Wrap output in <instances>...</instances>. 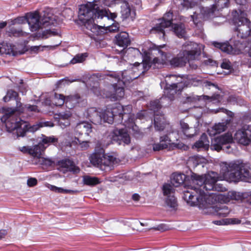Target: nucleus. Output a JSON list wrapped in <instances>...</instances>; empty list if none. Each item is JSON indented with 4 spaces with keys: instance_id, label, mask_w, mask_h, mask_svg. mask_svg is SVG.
<instances>
[{
    "instance_id": "obj_27",
    "label": "nucleus",
    "mask_w": 251,
    "mask_h": 251,
    "mask_svg": "<svg viewBox=\"0 0 251 251\" xmlns=\"http://www.w3.org/2000/svg\"><path fill=\"white\" fill-rule=\"evenodd\" d=\"M75 131L79 134H85L88 136L92 131V126L87 122H83L77 124Z\"/></svg>"
},
{
    "instance_id": "obj_10",
    "label": "nucleus",
    "mask_w": 251,
    "mask_h": 251,
    "mask_svg": "<svg viewBox=\"0 0 251 251\" xmlns=\"http://www.w3.org/2000/svg\"><path fill=\"white\" fill-rule=\"evenodd\" d=\"M108 79L112 82L110 94L106 97L116 100L124 97L125 95L124 82L120 81V75L116 73H113L108 75Z\"/></svg>"
},
{
    "instance_id": "obj_14",
    "label": "nucleus",
    "mask_w": 251,
    "mask_h": 251,
    "mask_svg": "<svg viewBox=\"0 0 251 251\" xmlns=\"http://www.w3.org/2000/svg\"><path fill=\"white\" fill-rule=\"evenodd\" d=\"M212 44L215 47L219 48L222 51L230 54H239L241 53L246 48L245 45L240 41H237L234 44V48L226 43H222L213 42Z\"/></svg>"
},
{
    "instance_id": "obj_32",
    "label": "nucleus",
    "mask_w": 251,
    "mask_h": 251,
    "mask_svg": "<svg viewBox=\"0 0 251 251\" xmlns=\"http://www.w3.org/2000/svg\"><path fill=\"white\" fill-rule=\"evenodd\" d=\"M209 142L206 134L203 133L200 139L197 141L193 146V148L199 150L201 148L207 149L209 147Z\"/></svg>"
},
{
    "instance_id": "obj_62",
    "label": "nucleus",
    "mask_w": 251,
    "mask_h": 251,
    "mask_svg": "<svg viewBox=\"0 0 251 251\" xmlns=\"http://www.w3.org/2000/svg\"><path fill=\"white\" fill-rule=\"evenodd\" d=\"M79 192V191L75 190H69V189H66L65 191V194H75Z\"/></svg>"
},
{
    "instance_id": "obj_61",
    "label": "nucleus",
    "mask_w": 251,
    "mask_h": 251,
    "mask_svg": "<svg viewBox=\"0 0 251 251\" xmlns=\"http://www.w3.org/2000/svg\"><path fill=\"white\" fill-rule=\"evenodd\" d=\"M197 58L196 59V60ZM195 60V59H192L191 60H190V61H187L188 63L189 64L190 67L192 69H196L197 68V65L194 63L193 61Z\"/></svg>"
},
{
    "instance_id": "obj_55",
    "label": "nucleus",
    "mask_w": 251,
    "mask_h": 251,
    "mask_svg": "<svg viewBox=\"0 0 251 251\" xmlns=\"http://www.w3.org/2000/svg\"><path fill=\"white\" fill-rule=\"evenodd\" d=\"M12 33L14 36H23L25 33L22 30H17L16 29H13L12 30Z\"/></svg>"
},
{
    "instance_id": "obj_25",
    "label": "nucleus",
    "mask_w": 251,
    "mask_h": 251,
    "mask_svg": "<svg viewBox=\"0 0 251 251\" xmlns=\"http://www.w3.org/2000/svg\"><path fill=\"white\" fill-rule=\"evenodd\" d=\"M44 151L45 148L39 143L38 145L30 147L29 154L32 157V162L33 164L35 161L39 160Z\"/></svg>"
},
{
    "instance_id": "obj_16",
    "label": "nucleus",
    "mask_w": 251,
    "mask_h": 251,
    "mask_svg": "<svg viewBox=\"0 0 251 251\" xmlns=\"http://www.w3.org/2000/svg\"><path fill=\"white\" fill-rule=\"evenodd\" d=\"M234 139L240 144L249 145L251 143V126L244 125L239 128L234 134Z\"/></svg>"
},
{
    "instance_id": "obj_21",
    "label": "nucleus",
    "mask_w": 251,
    "mask_h": 251,
    "mask_svg": "<svg viewBox=\"0 0 251 251\" xmlns=\"http://www.w3.org/2000/svg\"><path fill=\"white\" fill-rule=\"evenodd\" d=\"M57 166L58 169L64 173L69 171L75 174H77L80 171L79 168L69 159H63L58 161Z\"/></svg>"
},
{
    "instance_id": "obj_49",
    "label": "nucleus",
    "mask_w": 251,
    "mask_h": 251,
    "mask_svg": "<svg viewBox=\"0 0 251 251\" xmlns=\"http://www.w3.org/2000/svg\"><path fill=\"white\" fill-rule=\"evenodd\" d=\"M222 68L226 70H229L231 68V63L229 61L225 59L223 60L222 63L221 65Z\"/></svg>"
},
{
    "instance_id": "obj_43",
    "label": "nucleus",
    "mask_w": 251,
    "mask_h": 251,
    "mask_svg": "<svg viewBox=\"0 0 251 251\" xmlns=\"http://www.w3.org/2000/svg\"><path fill=\"white\" fill-rule=\"evenodd\" d=\"M150 107L151 109L153 110L154 113L157 112L158 110L161 107L160 101L158 100H156L151 102Z\"/></svg>"
},
{
    "instance_id": "obj_4",
    "label": "nucleus",
    "mask_w": 251,
    "mask_h": 251,
    "mask_svg": "<svg viewBox=\"0 0 251 251\" xmlns=\"http://www.w3.org/2000/svg\"><path fill=\"white\" fill-rule=\"evenodd\" d=\"M165 45L156 46L153 45L151 48V50H154V53L157 57H154L153 59L150 56V53L145 51L144 52L142 60V64L141 65L143 69L142 73H144L148 70L151 67L153 68H159L164 65L166 64L168 61L167 53L161 50Z\"/></svg>"
},
{
    "instance_id": "obj_40",
    "label": "nucleus",
    "mask_w": 251,
    "mask_h": 251,
    "mask_svg": "<svg viewBox=\"0 0 251 251\" xmlns=\"http://www.w3.org/2000/svg\"><path fill=\"white\" fill-rule=\"evenodd\" d=\"M54 126V124L51 122H45L43 123H40L38 124L33 126L31 127V131H34L38 130L40 127L43 126H50L52 127Z\"/></svg>"
},
{
    "instance_id": "obj_33",
    "label": "nucleus",
    "mask_w": 251,
    "mask_h": 251,
    "mask_svg": "<svg viewBox=\"0 0 251 251\" xmlns=\"http://www.w3.org/2000/svg\"><path fill=\"white\" fill-rule=\"evenodd\" d=\"M66 97L62 94L54 93L51 97V101L56 106H62L65 103Z\"/></svg>"
},
{
    "instance_id": "obj_59",
    "label": "nucleus",
    "mask_w": 251,
    "mask_h": 251,
    "mask_svg": "<svg viewBox=\"0 0 251 251\" xmlns=\"http://www.w3.org/2000/svg\"><path fill=\"white\" fill-rule=\"evenodd\" d=\"M108 16L103 17V18H105V19L108 21H109L110 19L114 20L117 17L116 14L114 13H108Z\"/></svg>"
},
{
    "instance_id": "obj_29",
    "label": "nucleus",
    "mask_w": 251,
    "mask_h": 251,
    "mask_svg": "<svg viewBox=\"0 0 251 251\" xmlns=\"http://www.w3.org/2000/svg\"><path fill=\"white\" fill-rule=\"evenodd\" d=\"M171 144V140L167 135L161 136L160 139V143L153 145V150L159 151L168 148Z\"/></svg>"
},
{
    "instance_id": "obj_38",
    "label": "nucleus",
    "mask_w": 251,
    "mask_h": 251,
    "mask_svg": "<svg viewBox=\"0 0 251 251\" xmlns=\"http://www.w3.org/2000/svg\"><path fill=\"white\" fill-rule=\"evenodd\" d=\"M185 176L181 174L175 175L172 179L171 183L176 187L178 186L183 183Z\"/></svg>"
},
{
    "instance_id": "obj_3",
    "label": "nucleus",
    "mask_w": 251,
    "mask_h": 251,
    "mask_svg": "<svg viewBox=\"0 0 251 251\" xmlns=\"http://www.w3.org/2000/svg\"><path fill=\"white\" fill-rule=\"evenodd\" d=\"M200 54V49L197 43L186 42L183 45L182 50L176 57L170 61V63L174 67H183L186 65L187 61L196 59Z\"/></svg>"
},
{
    "instance_id": "obj_6",
    "label": "nucleus",
    "mask_w": 251,
    "mask_h": 251,
    "mask_svg": "<svg viewBox=\"0 0 251 251\" xmlns=\"http://www.w3.org/2000/svg\"><path fill=\"white\" fill-rule=\"evenodd\" d=\"M1 121L5 124L7 130L9 132L16 130L18 137L25 136L27 129L26 123L17 116L16 114L5 111L1 118Z\"/></svg>"
},
{
    "instance_id": "obj_41",
    "label": "nucleus",
    "mask_w": 251,
    "mask_h": 251,
    "mask_svg": "<svg viewBox=\"0 0 251 251\" xmlns=\"http://www.w3.org/2000/svg\"><path fill=\"white\" fill-rule=\"evenodd\" d=\"M52 162L50 159L48 158H44L42 156L38 161H35L34 162V164H39L46 166H50L52 164Z\"/></svg>"
},
{
    "instance_id": "obj_47",
    "label": "nucleus",
    "mask_w": 251,
    "mask_h": 251,
    "mask_svg": "<svg viewBox=\"0 0 251 251\" xmlns=\"http://www.w3.org/2000/svg\"><path fill=\"white\" fill-rule=\"evenodd\" d=\"M58 34L59 33L57 31L51 30H46L43 32V36L45 38H48L50 36L58 35Z\"/></svg>"
},
{
    "instance_id": "obj_53",
    "label": "nucleus",
    "mask_w": 251,
    "mask_h": 251,
    "mask_svg": "<svg viewBox=\"0 0 251 251\" xmlns=\"http://www.w3.org/2000/svg\"><path fill=\"white\" fill-rule=\"evenodd\" d=\"M197 100V98L193 96H190L186 97V100H185V102L186 103H192L196 101Z\"/></svg>"
},
{
    "instance_id": "obj_39",
    "label": "nucleus",
    "mask_w": 251,
    "mask_h": 251,
    "mask_svg": "<svg viewBox=\"0 0 251 251\" xmlns=\"http://www.w3.org/2000/svg\"><path fill=\"white\" fill-rule=\"evenodd\" d=\"M12 99H14L16 100H18V94L15 91L10 90L7 91L6 95L3 98V100L5 102H7Z\"/></svg>"
},
{
    "instance_id": "obj_46",
    "label": "nucleus",
    "mask_w": 251,
    "mask_h": 251,
    "mask_svg": "<svg viewBox=\"0 0 251 251\" xmlns=\"http://www.w3.org/2000/svg\"><path fill=\"white\" fill-rule=\"evenodd\" d=\"M71 115L70 111L60 113L59 115V120H70Z\"/></svg>"
},
{
    "instance_id": "obj_26",
    "label": "nucleus",
    "mask_w": 251,
    "mask_h": 251,
    "mask_svg": "<svg viewBox=\"0 0 251 251\" xmlns=\"http://www.w3.org/2000/svg\"><path fill=\"white\" fill-rule=\"evenodd\" d=\"M0 53H5L15 56L22 54L23 52L18 50L16 46L6 43L0 45Z\"/></svg>"
},
{
    "instance_id": "obj_57",
    "label": "nucleus",
    "mask_w": 251,
    "mask_h": 251,
    "mask_svg": "<svg viewBox=\"0 0 251 251\" xmlns=\"http://www.w3.org/2000/svg\"><path fill=\"white\" fill-rule=\"evenodd\" d=\"M228 223L231 224H238L241 223V221L236 218L229 219Z\"/></svg>"
},
{
    "instance_id": "obj_12",
    "label": "nucleus",
    "mask_w": 251,
    "mask_h": 251,
    "mask_svg": "<svg viewBox=\"0 0 251 251\" xmlns=\"http://www.w3.org/2000/svg\"><path fill=\"white\" fill-rule=\"evenodd\" d=\"M236 32L238 37L246 38L251 34V23L247 18V14L241 11L239 18L235 21Z\"/></svg>"
},
{
    "instance_id": "obj_15",
    "label": "nucleus",
    "mask_w": 251,
    "mask_h": 251,
    "mask_svg": "<svg viewBox=\"0 0 251 251\" xmlns=\"http://www.w3.org/2000/svg\"><path fill=\"white\" fill-rule=\"evenodd\" d=\"M162 191L166 205L169 208L176 209L178 204L175 196V189L174 187L170 184H164L162 187Z\"/></svg>"
},
{
    "instance_id": "obj_1",
    "label": "nucleus",
    "mask_w": 251,
    "mask_h": 251,
    "mask_svg": "<svg viewBox=\"0 0 251 251\" xmlns=\"http://www.w3.org/2000/svg\"><path fill=\"white\" fill-rule=\"evenodd\" d=\"M220 173L222 176L214 172L208 173L204 176L194 174L192 176V184L190 191H186L184 194V199L191 206H197L200 209H215L216 215L226 217L229 213V210L226 205L216 206L215 208L211 205L215 201L220 202H227L229 199L227 195L219 194H207L206 190H215L223 192L226 188L220 184H217L218 180L222 178L230 181L237 182L245 180L251 176V172L249 167L241 160H235L229 162H222L220 164Z\"/></svg>"
},
{
    "instance_id": "obj_45",
    "label": "nucleus",
    "mask_w": 251,
    "mask_h": 251,
    "mask_svg": "<svg viewBox=\"0 0 251 251\" xmlns=\"http://www.w3.org/2000/svg\"><path fill=\"white\" fill-rule=\"evenodd\" d=\"M48 187L50 190H51L53 192H56V193L65 194L66 189H64L61 187H57L55 186L50 185V184H48Z\"/></svg>"
},
{
    "instance_id": "obj_8",
    "label": "nucleus",
    "mask_w": 251,
    "mask_h": 251,
    "mask_svg": "<svg viewBox=\"0 0 251 251\" xmlns=\"http://www.w3.org/2000/svg\"><path fill=\"white\" fill-rule=\"evenodd\" d=\"M40 16L38 12L27 14L25 17H19L15 19V23L23 24L27 21L30 30L36 31L41 27L42 25L48 26L54 24V20L50 17H45L42 19V22L40 21Z\"/></svg>"
},
{
    "instance_id": "obj_24",
    "label": "nucleus",
    "mask_w": 251,
    "mask_h": 251,
    "mask_svg": "<svg viewBox=\"0 0 251 251\" xmlns=\"http://www.w3.org/2000/svg\"><path fill=\"white\" fill-rule=\"evenodd\" d=\"M154 126L155 129L158 131H162L170 126L164 115L160 113L154 114Z\"/></svg>"
},
{
    "instance_id": "obj_58",
    "label": "nucleus",
    "mask_w": 251,
    "mask_h": 251,
    "mask_svg": "<svg viewBox=\"0 0 251 251\" xmlns=\"http://www.w3.org/2000/svg\"><path fill=\"white\" fill-rule=\"evenodd\" d=\"M133 125H134L133 120V119H131V122H130V123H129V124L127 123L126 126L129 128H130L132 127L133 130H136V128H137V127L136 125L134 126Z\"/></svg>"
},
{
    "instance_id": "obj_30",
    "label": "nucleus",
    "mask_w": 251,
    "mask_h": 251,
    "mask_svg": "<svg viewBox=\"0 0 251 251\" xmlns=\"http://www.w3.org/2000/svg\"><path fill=\"white\" fill-rule=\"evenodd\" d=\"M80 97L78 94L67 96L65 99V105L69 109L75 107L80 101Z\"/></svg>"
},
{
    "instance_id": "obj_5",
    "label": "nucleus",
    "mask_w": 251,
    "mask_h": 251,
    "mask_svg": "<svg viewBox=\"0 0 251 251\" xmlns=\"http://www.w3.org/2000/svg\"><path fill=\"white\" fill-rule=\"evenodd\" d=\"M229 0H218L210 7L199 8L200 13L195 11L191 15L194 24L198 27H201L202 23L214 17V13L227 6Z\"/></svg>"
},
{
    "instance_id": "obj_51",
    "label": "nucleus",
    "mask_w": 251,
    "mask_h": 251,
    "mask_svg": "<svg viewBox=\"0 0 251 251\" xmlns=\"http://www.w3.org/2000/svg\"><path fill=\"white\" fill-rule=\"evenodd\" d=\"M37 183V180L35 178L31 177L27 180V184L29 187L35 186Z\"/></svg>"
},
{
    "instance_id": "obj_52",
    "label": "nucleus",
    "mask_w": 251,
    "mask_h": 251,
    "mask_svg": "<svg viewBox=\"0 0 251 251\" xmlns=\"http://www.w3.org/2000/svg\"><path fill=\"white\" fill-rule=\"evenodd\" d=\"M58 122L60 126L63 128L68 126L70 125V120H59Z\"/></svg>"
},
{
    "instance_id": "obj_64",
    "label": "nucleus",
    "mask_w": 251,
    "mask_h": 251,
    "mask_svg": "<svg viewBox=\"0 0 251 251\" xmlns=\"http://www.w3.org/2000/svg\"><path fill=\"white\" fill-rule=\"evenodd\" d=\"M7 234V232L5 230H0V239L4 237Z\"/></svg>"
},
{
    "instance_id": "obj_54",
    "label": "nucleus",
    "mask_w": 251,
    "mask_h": 251,
    "mask_svg": "<svg viewBox=\"0 0 251 251\" xmlns=\"http://www.w3.org/2000/svg\"><path fill=\"white\" fill-rule=\"evenodd\" d=\"M183 7L187 8H192L194 6V4L189 2L188 0H184L183 2L182 3Z\"/></svg>"
},
{
    "instance_id": "obj_28",
    "label": "nucleus",
    "mask_w": 251,
    "mask_h": 251,
    "mask_svg": "<svg viewBox=\"0 0 251 251\" xmlns=\"http://www.w3.org/2000/svg\"><path fill=\"white\" fill-rule=\"evenodd\" d=\"M228 124V122L226 121L225 122L215 124L210 129H208V132L210 136H214L217 134H219L226 130Z\"/></svg>"
},
{
    "instance_id": "obj_42",
    "label": "nucleus",
    "mask_w": 251,
    "mask_h": 251,
    "mask_svg": "<svg viewBox=\"0 0 251 251\" xmlns=\"http://www.w3.org/2000/svg\"><path fill=\"white\" fill-rule=\"evenodd\" d=\"M86 55L85 54H80L75 55L70 61L72 64L82 62L85 59Z\"/></svg>"
},
{
    "instance_id": "obj_23",
    "label": "nucleus",
    "mask_w": 251,
    "mask_h": 251,
    "mask_svg": "<svg viewBox=\"0 0 251 251\" xmlns=\"http://www.w3.org/2000/svg\"><path fill=\"white\" fill-rule=\"evenodd\" d=\"M121 14L123 20L130 18L133 21L135 16V12L127 1L124 0L121 2Z\"/></svg>"
},
{
    "instance_id": "obj_34",
    "label": "nucleus",
    "mask_w": 251,
    "mask_h": 251,
    "mask_svg": "<svg viewBox=\"0 0 251 251\" xmlns=\"http://www.w3.org/2000/svg\"><path fill=\"white\" fill-rule=\"evenodd\" d=\"M25 110V106H24L23 104L18 100H16V105L14 108H8L5 109V111L16 114L15 113L18 112L19 113H24Z\"/></svg>"
},
{
    "instance_id": "obj_7",
    "label": "nucleus",
    "mask_w": 251,
    "mask_h": 251,
    "mask_svg": "<svg viewBox=\"0 0 251 251\" xmlns=\"http://www.w3.org/2000/svg\"><path fill=\"white\" fill-rule=\"evenodd\" d=\"M89 160L93 165L100 168H111L119 162V159L115 157L105 154L103 149L100 146L96 147L94 152L89 157Z\"/></svg>"
},
{
    "instance_id": "obj_31",
    "label": "nucleus",
    "mask_w": 251,
    "mask_h": 251,
    "mask_svg": "<svg viewBox=\"0 0 251 251\" xmlns=\"http://www.w3.org/2000/svg\"><path fill=\"white\" fill-rule=\"evenodd\" d=\"M181 128L184 134L188 137H192L197 134L198 130L195 127H190L184 122H181Z\"/></svg>"
},
{
    "instance_id": "obj_63",
    "label": "nucleus",
    "mask_w": 251,
    "mask_h": 251,
    "mask_svg": "<svg viewBox=\"0 0 251 251\" xmlns=\"http://www.w3.org/2000/svg\"><path fill=\"white\" fill-rule=\"evenodd\" d=\"M237 4L244 5L247 2V0H234Z\"/></svg>"
},
{
    "instance_id": "obj_48",
    "label": "nucleus",
    "mask_w": 251,
    "mask_h": 251,
    "mask_svg": "<svg viewBox=\"0 0 251 251\" xmlns=\"http://www.w3.org/2000/svg\"><path fill=\"white\" fill-rule=\"evenodd\" d=\"M25 110L27 112H39V110L36 105L27 104L25 105Z\"/></svg>"
},
{
    "instance_id": "obj_2",
    "label": "nucleus",
    "mask_w": 251,
    "mask_h": 251,
    "mask_svg": "<svg viewBox=\"0 0 251 251\" xmlns=\"http://www.w3.org/2000/svg\"><path fill=\"white\" fill-rule=\"evenodd\" d=\"M108 16V12L105 9L100 8L97 4L91 2L81 5L78 15L79 20L86 28L97 35L103 34L108 31H115L118 29L117 24L99 25L95 23V21L98 23L97 20L102 19L103 17Z\"/></svg>"
},
{
    "instance_id": "obj_37",
    "label": "nucleus",
    "mask_w": 251,
    "mask_h": 251,
    "mask_svg": "<svg viewBox=\"0 0 251 251\" xmlns=\"http://www.w3.org/2000/svg\"><path fill=\"white\" fill-rule=\"evenodd\" d=\"M83 181L84 184L87 185H94L100 183L99 180L97 177L88 176L83 177Z\"/></svg>"
},
{
    "instance_id": "obj_19",
    "label": "nucleus",
    "mask_w": 251,
    "mask_h": 251,
    "mask_svg": "<svg viewBox=\"0 0 251 251\" xmlns=\"http://www.w3.org/2000/svg\"><path fill=\"white\" fill-rule=\"evenodd\" d=\"M110 138L118 144L128 145L130 142L129 135L126 129H115L111 133Z\"/></svg>"
},
{
    "instance_id": "obj_20",
    "label": "nucleus",
    "mask_w": 251,
    "mask_h": 251,
    "mask_svg": "<svg viewBox=\"0 0 251 251\" xmlns=\"http://www.w3.org/2000/svg\"><path fill=\"white\" fill-rule=\"evenodd\" d=\"M133 66L134 67L132 68V69L124 71L121 76H120V81H123L124 85L126 82H130L137 78L142 73V72H139V69L136 68L137 66L142 67L140 63L136 62L133 64ZM118 74L120 75L119 74Z\"/></svg>"
},
{
    "instance_id": "obj_9",
    "label": "nucleus",
    "mask_w": 251,
    "mask_h": 251,
    "mask_svg": "<svg viewBox=\"0 0 251 251\" xmlns=\"http://www.w3.org/2000/svg\"><path fill=\"white\" fill-rule=\"evenodd\" d=\"M182 78L176 75H169L167 76L165 79L166 87L164 90L165 98H162L160 100L161 102L166 98L172 100L174 95L177 91L180 90L182 87L183 84L181 81Z\"/></svg>"
},
{
    "instance_id": "obj_56",
    "label": "nucleus",
    "mask_w": 251,
    "mask_h": 251,
    "mask_svg": "<svg viewBox=\"0 0 251 251\" xmlns=\"http://www.w3.org/2000/svg\"><path fill=\"white\" fill-rule=\"evenodd\" d=\"M30 149V147L29 146H23L22 147H19V150L22 151V152L25 153H28L29 154V151Z\"/></svg>"
},
{
    "instance_id": "obj_36",
    "label": "nucleus",
    "mask_w": 251,
    "mask_h": 251,
    "mask_svg": "<svg viewBox=\"0 0 251 251\" xmlns=\"http://www.w3.org/2000/svg\"><path fill=\"white\" fill-rule=\"evenodd\" d=\"M173 28L174 31L177 36L179 38L185 37V29L184 25L182 24L175 25Z\"/></svg>"
},
{
    "instance_id": "obj_44",
    "label": "nucleus",
    "mask_w": 251,
    "mask_h": 251,
    "mask_svg": "<svg viewBox=\"0 0 251 251\" xmlns=\"http://www.w3.org/2000/svg\"><path fill=\"white\" fill-rule=\"evenodd\" d=\"M60 43L59 42L58 44L54 45V46H33L31 47V51L34 52H37L39 50H41V49L42 48L41 50H43V48H50V49H54L55 47L58 46Z\"/></svg>"
},
{
    "instance_id": "obj_60",
    "label": "nucleus",
    "mask_w": 251,
    "mask_h": 251,
    "mask_svg": "<svg viewBox=\"0 0 251 251\" xmlns=\"http://www.w3.org/2000/svg\"><path fill=\"white\" fill-rule=\"evenodd\" d=\"M245 194H242V195H240L239 193H238L237 194L235 193L234 198L236 200H242V198H245Z\"/></svg>"
},
{
    "instance_id": "obj_18",
    "label": "nucleus",
    "mask_w": 251,
    "mask_h": 251,
    "mask_svg": "<svg viewBox=\"0 0 251 251\" xmlns=\"http://www.w3.org/2000/svg\"><path fill=\"white\" fill-rule=\"evenodd\" d=\"M233 137L230 133L218 136L212 139L211 148L218 151L222 150L223 146L232 142Z\"/></svg>"
},
{
    "instance_id": "obj_17",
    "label": "nucleus",
    "mask_w": 251,
    "mask_h": 251,
    "mask_svg": "<svg viewBox=\"0 0 251 251\" xmlns=\"http://www.w3.org/2000/svg\"><path fill=\"white\" fill-rule=\"evenodd\" d=\"M173 13L171 11L166 13L161 20L159 21L155 26L151 29L152 33H161L164 35V28L170 26L172 23Z\"/></svg>"
},
{
    "instance_id": "obj_35",
    "label": "nucleus",
    "mask_w": 251,
    "mask_h": 251,
    "mask_svg": "<svg viewBox=\"0 0 251 251\" xmlns=\"http://www.w3.org/2000/svg\"><path fill=\"white\" fill-rule=\"evenodd\" d=\"M58 139L55 138L54 136H44L42 140V141L39 143V144H41L45 148V150L48 147L50 144L57 143Z\"/></svg>"
},
{
    "instance_id": "obj_50",
    "label": "nucleus",
    "mask_w": 251,
    "mask_h": 251,
    "mask_svg": "<svg viewBox=\"0 0 251 251\" xmlns=\"http://www.w3.org/2000/svg\"><path fill=\"white\" fill-rule=\"evenodd\" d=\"M78 141L79 143L78 145L80 146V148L82 150H86L89 148V142H88V141L80 142V141H79L78 140Z\"/></svg>"
},
{
    "instance_id": "obj_11",
    "label": "nucleus",
    "mask_w": 251,
    "mask_h": 251,
    "mask_svg": "<svg viewBox=\"0 0 251 251\" xmlns=\"http://www.w3.org/2000/svg\"><path fill=\"white\" fill-rule=\"evenodd\" d=\"M131 109V106L130 105L123 107L121 104H117L114 107L107 108L102 113L103 123H113L114 117L117 115L122 117L123 119V116H125Z\"/></svg>"
},
{
    "instance_id": "obj_22",
    "label": "nucleus",
    "mask_w": 251,
    "mask_h": 251,
    "mask_svg": "<svg viewBox=\"0 0 251 251\" xmlns=\"http://www.w3.org/2000/svg\"><path fill=\"white\" fill-rule=\"evenodd\" d=\"M103 110L101 112H98L97 110L94 107L88 108L85 113V116L94 124H101L103 123L102 118V113Z\"/></svg>"
},
{
    "instance_id": "obj_13",
    "label": "nucleus",
    "mask_w": 251,
    "mask_h": 251,
    "mask_svg": "<svg viewBox=\"0 0 251 251\" xmlns=\"http://www.w3.org/2000/svg\"><path fill=\"white\" fill-rule=\"evenodd\" d=\"M116 40V44L120 47H123L124 49L119 51L115 50V51L122 55L127 53L128 55H140L141 52L139 50L134 48H129L126 50V48L130 44V39L129 38L128 34L126 32H122L115 37Z\"/></svg>"
}]
</instances>
